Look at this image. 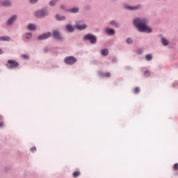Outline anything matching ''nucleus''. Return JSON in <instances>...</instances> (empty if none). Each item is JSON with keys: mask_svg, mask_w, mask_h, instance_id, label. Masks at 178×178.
<instances>
[{"mask_svg": "<svg viewBox=\"0 0 178 178\" xmlns=\"http://www.w3.org/2000/svg\"><path fill=\"white\" fill-rule=\"evenodd\" d=\"M23 57L25 58H29V56L24 55Z\"/></svg>", "mask_w": 178, "mask_h": 178, "instance_id": "34", "label": "nucleus"}, {"mask_svg": "<svg viewBox=\"0 0 178 178\" xmlns=\"http://www.w3.org/2000/svg\"><path fill=\"white\" fill-rule=\"evenodd\" d=\"M134 24L142 33H152V29L147 25L145 19L136 18L134 20Z\"/></svg>", "mask_w": 178, "mask_h": 178, "instance_id": "1", "label": "nucleus"}, {"mask_svg": "<svg viewBox=\"0 0 178 178\" xmlns=\"http://www.w3.org/2000/svg\"><path fill=\"white\" fill-rule=\"evenodd\" d=\"M51 33L48 32L47 33H44L38 37V40H47V38H49L51 37Z\"/></svg>", "mask_w": 178, "mask_h": 178, "instance_id": "6", "label": "nucleus"}, {"mask_svg": "<svg viewBox=\"0 0 178 178\" xmlns=\"http://www.w3.org/2000/svg\"><path fill=\"white\" fill-rule=\"evenodd\" d=\"M84 40L90 41V44H95L97 42V38L94 35L87 34L84 36Z\"/></svg>", "mask_w": 178, "mask_h": 178, "instance_id": "4", "label": "nucleus"}, {"mask_svg": "<svg viewBox=\"0 0 178 178\" xmlns=\"http://www.w3.org/2000/svg\"><path fill=\"white\" fill-rule=\"evenodd\" d=\"M64 62L66 65H74L77 62V58L73 56H67L65 58Z\"/></svg>", "mask_w": 178, "mask_h": 178, "instance_id": "3", "label": "nucleus"}, {"mask_svg": "<svg viewBox=\"0 0 178 178\" xmlns=\"http://www.w3.org/2000/svg\"><path fill=\"white\" fill-rule=\"evenodd\" d=\"M0 41H10L9 36H0Z\"/></svg>", "mask_w": 178, "mask_h": 178, "instance_id": "13", "label": "nucleus"}, {"mask_svg": "<svg viewBox=\"0 0 178 178\" xmlns=\"http://www.w3.org/2000/svg\"><path fill=\"white\" fill-rule=\"evenodd\" d=\"M6 66L8 69H16L19 67V63L17 61H15L13 60H8L7 62Z\"/></svg>", "mask_w": 178, "mask_h": 178, "instance_id": "2", "label": "nucleus"}, {"mask_svg": "<svg viewBox=\"0 0 178 178\" xmlns=\"http://www.w3.org/2000/svg\"><path fill=\"white\" fill-rule=\"evenodd\" d=\"M70 12H71V13H77V12H79V9L77 8H74L70 9Z\"/></svg>", "mask_w": 178, "mask_h": 178, "instance_id": "19", "label": "nucleus"}, {"mask_svg": "<svg viewBox=\"0 0 178 178\" xmlns=\"http://www.w3.org/2000/svg\"><path fill=\"white\" fill-rule=\"evenodd\" d=\"M47 15H48L47 10H40L35 12V16L36 17H44V16H47Z\"/></svg>", "mask_w": 178, "mask_h": 178, "instance_id": "5", "label": "nucleus"}, {"mask_svg": "<svg viewBox=\"0 0 178 178\" xmlns=\"http://www.w3.org/2000/svg\"><path fill=\"white\" fill-rule=\"evenodd\" d=\"M31 37V33H28L26 34V38L27 40H30V38Z\"/></svg>", "mask_w": 178, "mask_h": 178, "instance_id": "25", "label": "nucleus"}, {"mask_svg": "<svg viewBox=\"0 0 178 178\" xmlns=\"http://www.w3.org/2000/svg\"><path fill=\"white\" fill-rule=\"evenodd\" d=\"M72 176H73V177H79V176H80V172L76 171V172H73Z\"/></svg>", "mask_w": 178, "mask_h": 178, "instance_id": "21", "label": "nucleus"}, {"mask_svg": "<svg viewBox=\"0 0 178 178\" xmlns=\"http://www.w3.org/2000/svg\"><path fill=\"white\" fill-rule=\"evenodd\" d=\"M161 42L164 46L169 45V42L164 38H161Z\"/></svg>", "mask_w": 178, "mask_h": 178, "instance_id": "17", "label": "nucleus"}, {"mask_svg": "<svg viewBox=\"0 0 178 178\" xmlns=\"http://www.w3.org/2000/svg\"><path fill=\"white\" fill-rule=\"evenodd\" d=\"M3 126V122H0V127H2Z\"/></svg>", "mask_w": 178, "mask_h": 178, "instance_id": "33", "label": "nucleus"}, {"mask_svg": "<svg viewBox=\"0 0 178 178\" xmlns=\"http://www.w3.org/2000/svg\"><path fill=\"white\" fill-rule=\"evenodd\" d=\"M134 94H138V92H140V88L138 87L135 88L134 90Z\"/></svg>", "mask_w": 178, "mask_h": 178, "instance_id": "23", "label": "nucleus"}, {"mask_svg": "<svg viewBox=\"0 0 178 178\" xmlns=\"http://www.w3.org/2000/svg\"><path fill=\"white\" fill-rule=\"evenodd\" d=\"M28 30H30L31 31H34L35 30V26L34 24H29L27 27Z\"/></svg>", "mask_w": 178, "mask_h": 178, "instance_id": "12", "label": "nucleus"}, {"mask_svg": "<svg viewBox=\"0 0 178 178\" xmlns=\"http://www.w3.org/2000/svg\"><path fill=\"white\" fill-rule=\"evenodd\" d=\"M104 77H111V73L110 72H106L104 74Z\"/></svg>", "mask_w": 178, "mask_h": 178, "instance_id": "27", "label": "nucleus"}, {"mask_svg": "<svg viewBox=\"0 0 178 178\" xmlns=\"http://www.w3.org/2000/svg\"><path fill=\"white\" fill-rule=\"evenodd\" d=\"M2 6H10L12 5V3L8 0L1 1Z\"/></svg>", "mask_w": 178, "mask_h": 178, "instance_id": "11", "label": "nucleus"}, {"mask_svg": "<svg viewBox=\"0 0 178 178\" xmlns=\"http://www.w3.org/2000/svg\"><path fill=\"white\" fill-rule=\"evenodd\" d=\"M178 169V163H175L173 166V170H177Z\"/></svg>", "mask_w": 178, "mask_h": 178, "instance_id": "28", "label": "nucleus"}, {"mask_svg": "<svg viewBox=\"0 0 178 178\" xmlns=\"http://www.w3.org/2000/svg\"><path fill=\"white\" fill-rule=\"evenodd\" d=\"M60 9H65V6L64 5H60Z\"/></svg>", "mask_w": 178, "mask_h": 178, "instance_id": "32", "label": "nucleus"}, {"mask_svg": "<svg viewBox=\"0 0 178 178\" xmlns=\"http://www.w3.org/2000/svg\"><path fill=\"white\" fill-rule=\"evenodd\" d=\"M38 0H30L31 3H35Z\"/></svg>", "mask_w": 178, "mask_h": 178, "instance_id": "31", "label": "nucleus"}, {"mask_svg": "<svg viewBox=\"0 0 178 178\" xmlns=\"http://www.w3.org/2000/svg\"><path fill=\"white\" fill-rule=\"evenodd\" d=\"M1 54H3L2 49H0V55H1Z\"/></svg>", "mask_w": 178, "mask_h": 178, "instance_id": "35", "label": "nucleus"}, {"mask_svg": "<svg viewBox=\"0 0 178 178\" xmlns=\"http://www.w3.org/2000/svg\"><path fill=\"white\" fill-rule=\"evenodd\" d=\"M53 38L55 40H62V36H60V33L58 31H53Z\"/></svg>", "mask_w": 178, "mask_h": 178, "instance_id": "7", "label": "nucleus"}, {"mask_svg": "<svg viewBox=\"0 0 178 178\" xmlns=\"http://www.w3.org/2000/svg\"><path fill=\"white\" fill-rule=\"evenodd\" d=\"M79 22H76V28L78 30H84V29H87V25L83 24V25H79Z\"/></svg>", "mask_w": 178, "mask_h": 178, "instance_id": "9", "label": "nucleus"}, {"mask_svg": "<svg viewBox=\"0 0 178 178\" xmlns=\"http://www.w3.org/2000/svg\"><path fill=\"white\" fill-rule=\"evenodd\" d=\"M145 59L147 60H151L152 59V55L151 54H147L145 56Z\"/></svg>", "mask_w": 178, "mask_h": 178, "instance_id": "22", "label": "nucleus"}, {"mask_svg": "<svg viewBox=\"0 0 178 178\" xmlns=\"http://www.w3.org/2000/svg\"><path fill=\"white\" fill-rule=\"evenodd\" d=\"M15 20H16V16L13 15L12 17H10L8 20V24H13V23H15Z\"/></svg>", "mask_w": 178, "mask_h": 178, "instance_id": "10", "label": "nucleus"}, {"mask_svg": "<svg viewBox=\"0 0 178 178\" xmlns=\"http://www.w3.org/2000/svg\"><path fill=\"white\" fill-rule=\"evenodd\" d=\"M131 42H133V40H131V38H129L126 40L127 44H131Z\"/></svg>", "mask_w": 178, "mask_h": 178, "instance_id": "24", "label": "nucleus"}, {"mask_svg": "<svg viewBox=\"0 0 178 178\" xmlns=\"http://www.w3.org/2000/svg\"><path fill=\"white\" fill-rule=\"evenodd\" d=\"M49 5L50 6H55V5H56V0H51V1H49Z\"/></svg>", "mask_w": 178, "mask_h": 178, "instance_id": "20", "label": "nucleus"}, {"mask_svg": "<svg viewBox=\"0 0 178 178\" xmlns=\"http://www.w3.org/2000/svg\"><path fill=\"white\" fill-rule=\"evenodd\" d=\"M150 74H150L149 71L147 70V71L145 72V76L146 77H149V76H150Z\"/></svg>", "mask_w": 178, "mask_h": 178, "instance_id": "26", "label": "nucleus"}, {"mask_svg": "<svg viewBox=\"0 0 178 178\" xmlns=\"http://www.w3.org/2000/svg\"><path fill=\"white\" fill-rule=\"evenodd\" d=\"M56 19H57L58 20H65L66 19V17L65 16H60L59 14H56Z\"/></svg>", "mask_w": 178, "mask_h": 178, "instance_id": "18", "label": "nucleus"}, {"mask_svg": "<svg viewBox=\"0 0 178 178\" xmlns=\"http://www.w3.org/2000/svg\"><path fill=\"white\" fill-rule=\"evenodd\" d=\"M106 33L107 34L113 35V34H115V30L111 29H106Z\"/></svg>", "mask_w": 178, "mask_h": 178, "instance_id": "16", "label": "nucleus"}, {"mask_svg": "<svg viewBox=\"0 0 178 178\" xmlns=\"http://www.w3.org/2000/svg\"><path fill=\"white\" fill-rule=\"evenodd\" d=\"M109 54V51L107 49H104L101 51V54L103 56H107V55Z\"/></svg>", "mask_w": 178, "mask_h": 178, "instance_id": "14", "label": "nucleus"}, {"mask_svg": "<svg viewBox=\"0 0 178 178\" xmlns=\"http://www.w3.org/2000/svg\"><path fill=\"white\" fill-rule=\"evenodd\" d=\"M31 152H35L37 151V148L35 147H33L31 148Z\"/></svg>", "mask_w": 178, "mask_h": 178, "instance_id": "29", "label": "nucleus"}, {"mask_svg": "<svg viewBox=\"0 0 178 178\" xmlns=\"http://www.w3.org/2000/svg\"><path fill=\"white\" fill-rule=\"evenodd\" d=\"M111 24H113L114 26H115V27H118V24H116V22H115V21H111Z\"/></svg>", "mask_w": 178, "mask_h": 178, "instance_id": "30", "label": "nucleus"}, {"mask_svg": "<svg viewBox=\"0 0 178 178\" xmlns=\"http://www.w3.org/2000/svg\"><path fill=\"white\" fill-rule=\"evenodd\" d=\"M124 8L128 9V10H136L137 9H139L140 6H130L125 5Z\"/></svg>", "mask_w": 178, "mask_h": 178, "instance_id": "8", "label": "nucleus"}, {"mask_svg": "<svg viewBox=\"0 0 178 178\" xmlns=\"http://www.w3.org/2000/svg\"><path fill=\"white\" fill-rule=\"evenodd\" d=\"M56 2H58V1H60V0H56Z\"/></svg>", "mask_w": 178, "mask_h": 178, "instance_id": "36", "label": "nucleus"}, {"mask_svg": "<svg viewBox=\"0 0 178 178\" xmlns=\"http://www.w3.org/2000/svg\"><path fill=\"white\" fill-rule=\"evenodd\" d=\"M66 29H67V31H70V32L74 31V27L73 26H72L71 24H67L66 26Z\"/></svg>", "mask_w": 178, "mask_h": 178, "instance_id": "15", "label": "nucleus"}]
</instances>
